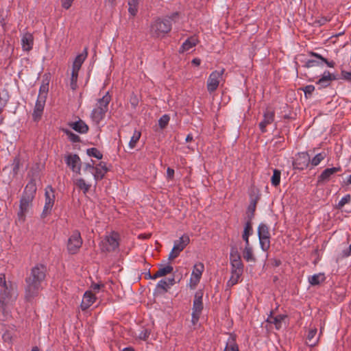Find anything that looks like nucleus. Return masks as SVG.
<instances>
[{"instance_id": "obj_45", "label": "nucleus", "mask_w": 351, "mask_h": 351, "mask_svg": "<svg viewBox=\"0 0 351 351\" xmlns=\"http://www.w3.org/2000/svg\"><path fill=\"white\" fill-rule=\"evenodd\" d=\"M170 120V117L168 114L162 115L158 120V125L161 129L165 128Z\"/></svg>"}, {"instance_id": "obj_53", "label": "nucleus", "mask_w": 351, "mask_h": 351, "mask_svg": "<svg viewBox=\"0 0 351 351\" xmlns=\"http://www.w3.org/2000/svg\"><path fill=\"white\" fill-rule=\"evenodd\" d=\"M180 253V252L178 250H175V247H173L171 252L169 254L168 259L171 261L177 258Z\"/></svg>"}, {"instance_id": "obj_52", "label": "nucleus", "mask_w": 351, "mask_h": 351, "mask_svg": "<svg viewBox=\"0 0 351 351\" xmlns=\"http://www.w3.org/2000/svg\"><path fill=\"white\" fill-rule=\"evenodd\" d=\"M341 78L348 82L351 83V71H341Z\"/></svg>"}, {"instance_id": "obj_2", "label": "nucleus", "mask_w": 351, "mask_h": 351, "mask_svg": "<svg viewBox=\"0 0 351 351\" xmlns=\"http://www.w3.org/2000/svg\"><path fill=\"white\" fill-rule=\"evenodd\" d=\"M111 99L112 97L109 92L97 99L95 107L90 113V118L96 124H99L104 119Z\"/></svg>"}, {"instance_id": "obj_39", "label": "nucleus", "mask_w": 351, "mask_h": 351, "mask_svg": "<svg viewBox=\"0 0 351 351\" xmlns=\"http://www.w3.org/2000/svg\"><path fill=\"white\" fill-rule=\"evenodd\" d=\"M141 136V132L137 130H135L133 133L132 136L129 142V146L131 149H133L136 147L137 142L139 141Z\"/></svg>"}, {"instance_id": "obj_14", "label": "nucleus", "mask_w": 351, "mask_h": 351, "mask_svg": "<svg viewBox=\"0 0 351 351\" xmlns=\"http://www.w3.org/2000/svg\"><path fill=\"white\" fill-rule=\"evenodd\" d=\"M341 170V169L340 167L327 168L324 169L317 178V184H320L329 181L332 175Z\"/></svg>"}, {"instance_id": "obj_32", "label": "nucleus", "mask_w": 351, "mask_h": 351, "mask_svg": "<svg viewBox=\"0 0 351 351\" xmlns=\"http://www.w3.org/2000/svg\"><path fill=\"white\" fill-rule=\"evenodd\" d=\"M243 258L247 262H249V261L255 262V261H256V258H254V256L253 255L252 249L250 246V245H247V244H245V249L243 250Z\"/></svg>"}, {"instance_id": "obj_34", "label": "nucleus", "mask_w": 351, "mask_h": 351, "mask_svg": "<svg viewBox=\"0 0 351 351\" xmlns=\"http://www.w3.org/2000/svg\"><path fill=\"white\" fill-rule=\"evenodd\" d=\"M231 273L237 272V274H242L243 272V264L242 261H236L231 263Z\"/></svg>"}, {"instance_id": "obj_37", "label": "nucleus", "mask_w": 351, "mask_h": 351, "mask_svg": "<svg viewBox=\"0 0 351 351\" xmlns=\"http://www.w3.org/2000/svg\"><path fill=\"white\" fill-rule=\"evenodd\" d=\"M326 154L325 152H321L316 154L310 161L312 166H317L326 157Z\"/></svg>"}, {"instance_id": "obj_46", "label": "nucleus", "mask_w": 351, "mask_h": 351, "mask_svg": "<svg viewBox=\"0 0 351 351\" xmlns=\"http://www.w3.org/2000/svg\"><path fill=\"white\" fill-rule=\"evenodd\" d=\"M351 201V196L350 194H347L343 196L337 204L336 208L337 209H341L345 204L350 203Z\"/></svg>"}, {"instance_id": "obj_24", "label": "nucleus", "mask_w": 351, "mask_h": 351, "mask_svg": "<svg viewBox=\"0 0 351 351\" xmlns=\"http://www.w3.org/2000/svg\"><path fill=\"white\" fill-rule=\"evenodd\" d=\"M259 199V197L255 196L254 197H251V200L250 205L247 207V210L246 212L247 221H252V219L254 217V213L256 208L257 202Z\"/></svg>"}, {"instance_id": "obj_27", "label": "nucleus", "mask_w": 351, "mask_h": 351, "mask_svg": "<svg viewBox=\"0 0 351 351\" xmlns=\"http://www.w3.org/2000/svg\"><path fill=\"white\" fill-rule=\"evenodd\" d=\"M87 55H88L87 48H85L84 51L82 53L79 54L78 56H76V58L73 62V64L72 69L76 70V71H80V69L82 66V64H83L84 61L85 60V59L87 57Z\"/></svg>"}, {"instance_id": "obj_6", "label": "nucleus", "mask_w": 351, "mask_h": 351, "mask_svg": "<svg viewBox=\"0 0 351 351\" xmlns=\"http://www.w3.org/2000/svg\"><path fill=\"white\" fill-rule=\"evenodd\" d=\"M45 202L41 213V218L44 219L51 213L52 208L55 202V194L53 188L48 186L45 192Z\"/></svg>"}, {"instance_id": "obj_47", "label": "nucleus", "mask_w": 351, "mask_h": 351, "mask_svg": "<svg viewBox=\"0 0 351 351\" xmlns=\"http://www.w3.org/2000/svg\"><path fill=\"white\" fill-rule=\"evenodd\" d=\"M230 263H234V261H241V256L236 249H232L230 252Z\"/></svg>"}, {"instance_id": "obj_61", "label": "nucleus", "mask_w": 351, "mask_h": 351, "mask_svg": "<svg viewBox=\"0 0 351 351\" xmlns=\"http://www.w3.org/2000/svg\"><path fill=\"white\" fill-rule=\"evenodd\" d=\"M130 103L134 108H136L138 105V99L136 95H133L130 97Z\"/></svg>"}, {"instance_id": "obj_8", "label": "nucleus", "mask_w": 351, "mask_h": 351, "mask_svg": "<svg viewBox=\"0 0 351 351\" xmlns=\"http://www.w3.org/2000/svg\"><path fill=\"white\" fill-rule=\"evenodd\" d=\"M100 249L104 252L114 251L119 247L118 236L112 234L106 236L99 244Z\"/></svg>"}, {"instance_id": "obj_15", "label": "nucleus", "mask_w": 351, "mask_h": 351, "mask_svg": "<svg viewBox=\"0 0 351 351\" xmlns=\"http://www.w3.org/2000/svg\"><path fill=\"white\" fill-rule=\"evenodd\" d=\"M275 112L267 109L263 114V119L259 123V128L263 133L266 132V127L274 121Z\"/></svg>"}, {"instance_id": "obj_33", "label": "nucleus", "mask_w": 351, "mask_h": 351, "mask_svg": "<svg viewBox=\"0 0 351 351\" xmlns=\"http://www.w3.org/2000/svg\"><path fill=\"white\" fill-rule=\"evenodd\" d=\"M62 131L68 136L72 143H79L81 141L80 137L66 128H62Z\"/></svg>"}, {"instance_id": "obj_62", "label": "nucleus", "mask_w": 351, "mask_h": 351, "mask_svg": "<svg viewBox=\"0 0 351 351\" xmlns=\"http://www.w3.org/2000/svg\"><path fill=\"white\" fill-rule=\"evenodd\" d=\"M191 62L193 64H194L195 66H199L201 64V60L198 58H195L193 59Z\"/></svg>"}, {"instance_id": "obj_38", "label": "nucleus", "mask_w": 351, "mask_h": 351, "mask_svg": "<svg viewBox=\"0 0 351 351\" xmlns=\"http://www.w3.org/2000/svg\"><path fill=\"white\" fill-rule=\"evenodd\" d=\"M75 184L80 189L82 190L84 193H86L90 188V185L86 184L83 178L77 179Z\"/></svg>"}, {"instance_id": "obj_56", "label": "nucleus", "mask_w": 351, "mask_h": 351, "mask_svg": "<svg viewBox=\"0 0 351 351\" xmlns=\"http://www.w3.org/2000/svg\"><path fill=\"white\" fill-rule=\"evenodd\" d=\"M174 173H175V171H174V170L172 168H171V167H168L167 168V177L168 179H170V180L173 179Z\"/></svg>"}, {"instance_id": "obj_26", "label": "nucleus", "mask_w": 351, "mask_h": 351, "mask_svg": "<svg viewBox=\"0 0 351 351\" xmlns=\"http://www.w3.org/2000/svg\"><path fill=\"white\" fill-rule=\"evenodd\" d=\"M197 43V39L195 36H192L186 39L182 45L179 49L180 53L187 51Z\"/></svg>"}, {"instance_id": "obj_49", "label": "nucleus", "mask_w": 351, "mask_h": 351, "mask_svg": "<svg viewBox=\"0 0 351 351\" xmlns=\"http://www.w3.org/2000/svg\"><path fill=\"white\" fill-rule=\"evenodd\" d=\"M156 288L158 289H162L163 292H167L168 289L169 288V286L168 285L167 281L166 280H160L158 282Z\"/></svg>"}, {"instance_id": "obj_48", "label": "nucleus", "mask_w": 351, "mask_h": 351, "mask_svg": "<svg viewBox=\"0 0 351 351\" xmlns=\"http://www.w3.org/2000/svg\"><path fill=\"white\" fill-rule=\"evenodd\" d=\"M173 267L170 265H168L164 267H161L158 269L162 276H165L169 274H171L173 271Z\"/></svg>"}, {"instance_id": "obj_25", "label": "nucleus", "mask_w": 351, "mask_h": 351, "mask_svg": "<svg viewBox=\"0 0 351 351\" xmlns=\"http://www.w3.org/2000/svg\"><path fill=\"white\" fill-rule=\"evenodd\" d=\"M189 242V237L184 234L180 237L179 239L174 241L173 247H175V250H178L180 252H181L188 245Z\"/></svg>"}, {"instance_id": "obj_44", "label": "nucleus", "mask_w": 351, "mask_h": 351, "mask_svg": "<svg viewBox=\"0 0 351 351\" xmlns=\"http://www.w3.org/2000/svg\"><path fill=\"white\" fill-rule=\"evenodd\" d=\"M12 172L14 175H17L21 166V159L19 156H16L13 159V162L12 164Z\"/></svg>"}, {"instance_id": "obj_54", "label": "nucleus", "mask_w": 351, "mask_h": 351, "mask_svg": "<svg viewBox=\"0 0 351 351\" xmlns=\"http://www.w3.org/2000/svg\"><path fill=\"white\" fill-rule=\"evenodd\" d=\"M74 0H61L62 8L68 10L72 5Z\"/></svg>"}, {"instance_id": "obj_13", "label": "nucleus", "mask_w": 351, "mask_h": 351, "mask_svg": "<svg viewBox=\"0 0 351 351\" xmlns=\"http://www.w3.org/2000/svg\"><path fill=\"white\" fill-rule=\"evenodd\" d=\"M45 101L46 99H45L43 96L37 99L32 113V119L34 121L38 122L40 120L43 113Z\"/></svg>"}, {"instance_id": "obj_1", "label": "nucleus", "mask_w": 351, "mask_h": 351, "mask_svg": "<svg viewBox=\"0 0 351 351\" xmlns=\"http://www.w3.org/2000/svg\"><path fill=\"white\" fill-rule=\"evenodd\" d=\"M47 272V267L43 264L38 263L32 268L25 278V298L27 301L30 302L38 295L43 289L42 284L45 280Z\"/></svg>"}, {"instance_id": "obj_17", "label": "nucleus", "mask_w": 351, "mask_h": 351, "mask_svg": "<svg viewBox=\"0 0 351 351\" xmlns=\"http://www.w3.org/2000/svg\"><path fill=\"white\" fill-rule=\"evenodd\" d=\"M204 269V266L202 263L194 265L191 277V283L193 284L194 286H196L199 282Z\"/></svg>"}, {"instance_id": "obj_36", "label": "nucleus", "mask_w": 351, "mask_h": 351, "mask_svg": "<svg viewBox=\"0 0 351 351\" xmlns=\"http://www.w3.org/2000/svg\"><path fill=\"white\" fill-rule=\"evenodd\" d=\"M280 175L281 172L280 170L275 169L273 172V176L271 178V184L274 186H277L280 182Z\"/></svg>"}, {"instance_id": "obj_9", "label": "nucleus", "mask_w": 351, "mask_h": 351, "mask_svg": "<svg viewBox=\"0 0 351 351\" xmlns=\"http://www.w3.org/2000/svg\"><path fill=\"white\" fill-rule=\"evenodd\" d=\"M82 245V239L79 231L75 230L69 237L67 243V250L71 254H76Z\"/></svg>"}, {"instance_id": "obj_30", "label": "nucleus", "mask_w": 351, "mask_h": 351, "mask_svg": "<svg viewBox=\"0 0 351 351\" xmlns=\"http://www.w3.org/2000/svg\"><path fill=\"white\" fill-rule=\"evenodd\" d=\"M252 233H253L252 222L250 221H247L245 224L243 233L242 235V238L245 241V244H247V245H249V244H250L249 243V237Z\"/></svg>"}, {"instance_id": "obj_11", "label": "nucleus", "mask_w": 351, "mask_h": 351, "mask_svg": "<svg viewBox=\"0 0 351 351\" xmlns=\"http://www.w3.org/2000/svg\"><path fill=\"white\" fill-rule=\"evenodd\" d=\"M64 161L66 165L75 173L80 174L82 162L77 154H69L65 156Z\"/></svg>"}, {"instance_id": "obj_23", "label": "nucleus", "mask_w": 351, "mask_h": 351, "mask_svg": "<svg viewBox=\"0 0 351 351\" xmlns=\"http://www.w3.org/2000/svg\"><path fill=\"white\" fill-rule=\"evenodd\" d=\"M203 293L202 291H197L194 296V300L193 304V311L197 313H201L203 309L202 302Z\"/></svg>"}, {"instance_id": "obj_40", "label": "nucleus", "mask_w": 351, "mask_h": 351, "mask_svg": "<svg viewBox=\"0 0 351 351\" xmlns=\"http://www.w3.org/2000/svg\"><path fill=\"white\" fill-rule=\"evenodd\" d=\"M86 154L88 156L90 157H94L97 159H101L103 158V154L101 153L99 150H98L95 147H91L86 149Z\"/></svg>"}, {"instance_id": "obj_60", "label": "nucleus", "mask_w": 351, "mask_h": 351, "mask_svg": "<svg viewBox=\"0 0 351 351\" xmlns=\"http://www.w3.org/2000/svg\"><path fill=\"white\" fill-rule=\"evenodd\" d=\"M201 313H197V312L193 311L192 313V322L193 324H195L199 318Z\"/></svg>"}, {"instance_id": "obj_35", "label": "nucleus", "mask_w": 351, "mask_h": 351, "mask_svg": "<svg viewBox=\"0 0 351 351\" xmlns=\"http://www.w3.org/2000/svg\"><path fill=\"white\" fill-rule=\"evenodd\" d=\"M48 91H49V81L46 80V82H45V80H43L41 86H40L39 94H38V98H40V97L43 96V97H44V99H46Z\"/></svg>"}, {"instance_id": "obj_10", "label": "nucleus", "mask_w": 351, "mask_h": 351, "mask_svg": "<svg viewBox=\"0 0 351 351\" xmlns=\"http://www.w3.org/2000/svg\"><path fill=\"white\" fill-rule=\"evenodd\" d=\"M33 199H34L21 196L20 199L19 210L17 213L18 219L21 222L25 221L26 214L32 206Z\"/></svg>"}, {"instance_id": "obj_20", "label": "nucleus", "mask_w": 351, "mask_h": 351, "mask_svg": "<svg viewBox=\"0 0 351 351\" xmlns=\"http://www.w3.org/2000/svg\"><path fill=\"white\" fill-rule=\"evenodd\" d=\"M95 172H92L94 178L96 181L102 180L105 174L108 172V169L106 164L104 162H100L94 169Z\"/></svg>"}, {"instance_id": "obj_16", "label": "nucleus", "mask_w": 351, "mask_h": 351, "mask_svg": "<svg viewBox=\"0 0 351 351\" xmlns=\"http://www.w3.org/2000/svg\"><path fill=\"white\" fill-rule=\"evenodd\" d=\"M337 80V77L335 74L330 73L328 71H325L322 74L321 78H319L316 84L320 86V88H326L329 86L332 81Z\"/></svg>"}, {"instance_id": "obj_3", "label": "nucleus", "mask_w": 351, "mask_h": 351, "mask_svg": "<svg viewBox=\"0 0 351 351\" xmlns=\"http://www.w3.org/2000/svg\"><path fill=\"white\" fill-rule=\"evenodd\" d=\"M178 15V14L176 12L170 17L165 19L158 18L154 21L150 27V34L152 36L158 38L164 36L166 34L169 32L171 29V21Z\"/></svg>"}, {"instance_id": "obj_51", "label": "nucleus", "mask_w": 351, "mask_h": 351, "mask_svg": "<svg viewBox=\"0 0 351 351\" xmlns=\"http://www.w3.org/2000/svg\"><path fill=\"white\" fill-rule=\"evenodd\" d=\"M301 89L304 91L305 96L307 97L308 95H311L313 93L315 90V86L313 85H307Z\"/></svg>"}, {"instance_id": "obj_50", "label": "nucleus", "mask_w": 351, "mask_h": 351, "mask_svg": "<svg viewBox=\"0 0 351 351\" xmlns=\"http://www.w3.org/2000/svg\"><path fill=\"white\" fill-rule=\"evenodd\" d=\"M150 335V330L147 329V328H145V329H143L142 330L139 335H138V338L140 339H142V340H147V338L149 337Z\"/></svg>"}, {"instance_id": "obj_28", "label": "nucleus", "mask_w": 351, "mask_h": 351, "mask_svg": "<svg viewBox=\"0 0 351 351\" xmlns=\"http://www.w3.org/2000/svg\"><path fill=\"white\" fill-rule=\"evenodd\" d=\"M286 317V315H278L276 317H273L272 312H271L270 315L267 318V321L269 323L274 324L276 328L279 330L281 328L282 322L284 321Z\"/></svg>"}, {"instance_id": "obj_4", "label": "nucleus", "mask_w": 351, "mask_h": 351, "mask_svg": "<svg viewBox=\"0 0 351 351\" xmlns=\"http://www.w3.org/2000/svg\"><path fill=\"white\" fill-rule=\"evenodd\" d=\"M224 73L225 69L222 68L220 70H215L210 74L206 82L207 90L210 93L217 89L220 82L223 80Z\"/></svg>"}, {"instance_id": "obj_57", "label": "nucleus", "mask_w": 351, "mask_h": 351, "mask_svg": "<svg viewBox=\"0 0 351 351\" xmlns=\"http://www.w3.org/2000/svg\"><path fill=\"white\" fill-rule=\"evenodd\" d=\"M94 169H95L94 161L93 160H91V163L90 162L85 163V165H84V170H86V171H87V170L94 171Z\"/></svg>"}, {"instance_id": "obj_7", "label": "nucleus", "mask_w": 351, "mask_h": 351, "mask_svg": "<svg viewBox=\"0 0 351 351\" xmlns=\"http://www.w3.org/2000/svg\"><path fill=\"white\" fill-rule=\"evenodd\" d=\"M308 54L311 56L314 57L317 60H307L305 62V64H304V66H303L304 67L308 69V68H311L313 66H322L323 63H325L328 67H330V68H334L335 66V62L333 60L328 61L326 58H324L322 56H321L320 54H319L317 53H315L313 51H310L308 53Z\"/></svg>"}, {"instance_id": "obj_55", "label": "nucleus", "mask_w": 351, "mask_h": 351, "mask_svg": "<svg viewBox=\"0 0 351 351\" xmlns=\"http://www.w3.org/2000/svg\"><path fill=\"white\" fill-rule=\"evenodd\" d=\"M104 287V285L102 284V283H95V282H93L91 286H90V288L92 289V290H93L94 291H99V290L101 288V287Z\"/></svg>"}, {"instance_id": "obj_5", "label": "nucleus", "mask_w": 351, "mask_h": 351, "mask_svg": "<svg viewBox=\"0 0 351 351\" xmlns=\"http://www.w3.org/2000/svg\"><path fill=\"white\" fill-rule=\"evenodd\" d=\"M258 237L261 249L264 252L268 251L270 247V232L268 226L261 223L258 227Z\"/></svg>"}, {"instance_id": "obj_29", "label": "nucleus", "mask_w": 351, "mask_h": 351, "mask_svg": "<svg viewBox=\"0 0 351 351\" xmlns=\"http://www.w3.org/2000/svg\"><path fill=\"white\" fill-rule=\"evenodd\" d=\"M317 332V330L315 327L311 328L308 330L307 337H306V340H307L306 343L309 346H311V347L314 346L318 342L319 337H316Z\"/></svg>"}, {"instance_id": "obj_12", "label": "nucleus", "mask_w": 351, "mask_h": 351, "mask_svg": "<svg viewBox=\"0 0 351 351\" xmlns=\"http://www.w3.org/2000/svg\"><path fill=\"white\" fill-rule=\"evenodd\" d=\"M310 161V156L307 152H300L298 154L292 165L295 169L304 170L308 166Z\"/></svg>"}, {"instance_id": "obj_22", "label": "nucleus", "mask_w": 351, "mask_h": 351, "mask_svg": "<svg viewBox=\"0 0 351 351\" xmlns=\"http://www.w3.org/2000/svg\"><path fill=\"white\" fill-rule=\"evenodd\" d=\"M69 125L73 130L80 134H86L89 130L88 125L82 119H79L75 122L69 123Z\"/></svg>"}, {"instance_id": "obj_31", "label": "nucleus", "mask_w": 351, "mask_h": 351, "mask_svg": "<svg viewBox=\"0 0 351 351\" xmlns=\"http://www.w3.org/2000/svg\"><path fill=\"white\" fill-rule=\"evenodd\" d=\"M324 280L325 276L324 274L322 273L314 274L308 278V282L313 286L318 285Z\"/></svg>"}, {"instance_id": "obj_21", "label": "nucleus", "mask_w": 351, "mask_h": 351, "mask_svg": "<svg viewBox=\"0 0 351 351\" xmlns=\"http://www.w3.org/2000/svg\"><path fill=\"white\" fill-rule=\"evenodd\" d=\"M36 189V181L32 178L25 186L22 196L34 199Z\"/></svg>"}, {"instance_id": "obj_19", "label": "nucleus", "mask_w": 351, "mask_h": 351, "mask_svg": "<svg viewBox=\"0 0 351 351\" xmlns=\"http://www.w3.org/2000/svg\"><path fill=\"white\" fill-rule=\"evenodd\" d=\"M34 45V37L29 32L23 34L21 38L22 49L25 51H29L32 49Z\"/></svg>"}, {"instance_id": "obj_63", "label": "nucleus", "mask_w": 351, "mask_h": 351, "mask_svg": "<svg viewBox=\"0 0 351 351\" xmlns=\"http://www.w3.org/2000/svg\"><path fill=\"white\" fill-rule=\"evenodd\" d=\"M228 349L231 351H239L238 346L236 343L230 345V348L228 347Z\"/></svg>"}, {"instance_id": "obj_58", "label": "nucleus", "mask_w": 351, "mask_h": 351, "mask_svg": "<svg viewBox=\"0 0 351 351\" xmlns=\"http://www.w3.org/2000/svg\"><path fill=\"white\" fill-rule=\"evenodd\" d=\"M351 256V244L349 245L348 249L343 250L342 251V256L343 257H348Z\"/></svg>"}, {"instance_id": "obj_42", "label": "nucleus", "mask_w": 351, "mask_h": 351, "mask_svg": "<svg viewBox=\"0 0 351 351\" xmlns=\"http://www.w3.org/2000/svg\"><path fill=\"white\" fill-rule=\"evenodd\" d=\"M242 274H237V272L231 273V276L229 279V280L227 282L226 286L227 287H232V286L235 285L238 283L239 279L241 277Z\"/></svg>"}, {"instance_id": "obj_43", "label": "nucleus", "mask_w": 351, "mask_h": 351, "mask_svg": "<svg viewBox=\"0 0 351 351\" xmlns=\"http://www.w3.org/2000/svg\"><path fill=\"white\" fill-rule=\"evenodd\" d=\"M78 72L79 71L72 69L70 86L73 90H75L77 87V82L78 77Z\"/></svg>"}, {"instance_id": "obj_64", "label": "nucleus", "mask_w": 351, "mask_h": 351, "mask_svg": "<svg viewBox=\"0 0 351 351\" xmlns=\"http://www.w3.org/2000/svg\"><path fill=\"white\" fill-rule=\"evenodd\" d=\"M151 234H141L138 236L140 239H147L150 238Z\"/></svg>"}, {"instance_id": "obj_18", "label": "nucleus", "mask_w": 351, "mask_h": 351, "mask_svg": "<svg viewBox=\"0 0 351 351\" xmlns=\"http://www.w3.org/2000/svg\"><path fill=\"white\" fill-rule=\"evenodd\" d=\"M96 297L91 291H86L81 303V308L83 311L88 309L95 302Z\"/></svg>"}, {"instance_id": "obj_41", "label": "nucleus", "mask_w": 351, "mask_h": 351, "mask_svg": "<svg viewBox=\"0 0 351 351\" xmlns=\"http://www.w3.org/2000/svg\"><path fill=\"white\" fill-rule=\"evenodd\" d=\"M139 1H132V0H128V12L132 16H136L138 12V5Z\"/></svg>"}, {"instance_id": "obj_59", "label": "nucleus", "mask_w": 351, "mask_h": 351, "mask_svg": "<svg viewBox=\"0 0 351 351\" xmlns=\"http://www.w3.org/2000/svg\"><path fill=\"white\" fill-rule=\"evenodd\" d=\"M0 286L7 288L5 276L4 274H0Z\"/></svg>"}]
</instances>
